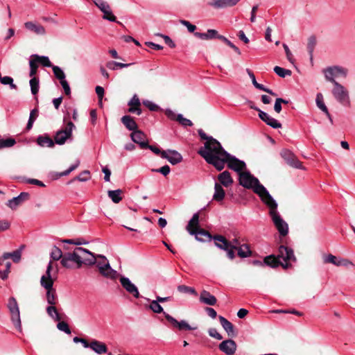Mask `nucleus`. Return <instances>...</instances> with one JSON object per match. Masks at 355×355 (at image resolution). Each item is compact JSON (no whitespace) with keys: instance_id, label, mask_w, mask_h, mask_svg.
Masks as SVG:
<instances>
[{"instance_id":"f257e3e1","label":"nucleus","mask_w":355,"mask_h":355,"mask_svg":"<svg viewBox=\"0 0 355 355\" xmlns=\"http://www.w3.org/2000/svg\"><path fill=\"white\" fill-rule=\"evenodd\" d=\"M215 144L213 150H216L215 146L220 150L216 152V156H211L206 152L203 155V158L208 164L213 165L218 171H221L227 163L228 168L237 172L239 175L240 173L244 172L243 170L245 169L246 165L243 161L227 153L220 144Z\"/></svg>"},{"instance_id":"f03ea898","label":"nucleus","mask_w":355,"mask_h":355,"mask_svg":"<svg viewBox=\"0 0 355 355\" xmlns=\"http://www.w3.org/2000/svg\"><path fill=\"white\" fill-rule=\"evenodd\" d=\"M239 184L246 189H251L257 194L263 202L272 196L267 189L254 177L249 171H244L239 174Z\"/></svg>"},{"instance_id":"7ed1b4c3","label":"nucleus","mask_w":355,"mask_h":355,"mask_svg":"<svg viewBox=\"0 0 355 355\" xmlns=\"http://www.w3.org/2000/svg\"><path fill=\"white\" fill-rule=\"evenodd\" d=\"M269 209V214L280 236H285L288 232V225L277 211V203L272 197L263 202Z\"/></svg>"},{"instance_id":"20e7f679","label":"nucleus","mask_w":355,"mask_h":355,"mask_svg":"<svg viewBox=\"0 0 355 355\" xmlns=\"http://www.w3.org/2000/svg\"><path fill=\"white\" fill-rule=\"evenodd\" d=\"M186 230L191 235H194L196 239L198 241L205 242L213 239L209 232L200 227L199 214L198 213L193 215L186 227Z\"/></svg>"},{"instance_id":"39448f33","label":"nucleus","mask_w":355,"mask_h":355,"mask_svg":"<svg viewBox=\"0 0 355 355\" xmlns=\"http://www.w3.org/2000/svg\"><path fill=\"white\" fill-rule=\"evenodd\" d=\"M215 245L220 250L227 252V257L232 260L235 258V250L240 245V242L237 239L229 241L222 235H215L213 236Z\"/></svg>"},{"instance_id":"423d86ee","label":"nucleus","mask_w":355,"mask_h":355,"mask_svg":"<svg viewBox=\"0 0 355 355\" xmlns=\"http://www.w3.org/2000/svg\"><path fill=\"white\" fill-rule=\"evenodd\" d=\"M198 132L202 139L206 140L205 143L204 144V146L198 150V154L202 157H203L205 152L208 153L209 155H211V156H216V152L219 151L220 150H218L216 146H215L216 150H213L214 146H215L214 144H216L215 143L218 144H220L212 137H208L201 129L198 130Z\"/></svg>"},{"instance_id":"0eeeda50","label":"nucleus","mask_w":355,"mask_h":355,"mask_svg":"<svg viewBox=\"0 0 355 355\" xmlns=\"http://www.w3.org/2000/svg\"><path fill=\"white\" fill-rule=\"evenodd\" d=\"M332 94L335 99L344 106L350 105V98L347 89L338 82H335Z\"/></svg>"},{"instance_id":"6e6552de","label":"nucleus","mask_w":355,"mask_h":355,"mask_svg":"<svg viewBox=\"0 0 355 355\" xmlns=\"http://www.w3.org/2000/svg\"><path fill=\"white\" fill-rule=\"evenodd\" d=\"M76 252L75 257L78 260V268H80L83 264L92 266L96 263V255L88 250L78 247L76 248Z\"/></svg>"},{"instance_id":"1a4fd4ad","label":"nucleus","mask_w":355,"mask_h":355,"mask_svg":"<svg viewBox=\"0 0 355 355\" xmlns=\"http://www.w3.org/2000/svg\"><path fill=\"white\" fill-rule=\"evenodd\" d=\"M323 73L326 80L334 84L335 82H337L335 80L336 78H346L348 70L340 66H332L324 69Z\"/></svg>"},{"instance_id":"9d476101","label":"nucleus","mask_w":355,"mask_h":355,"mask_svg":"<svg viewBox=\"0 0 355 355\" xmlns=\"http://www.w3.org/2000/svg\"><path fill=\"white\" fill-rule=\"evenodd\" d=\"M277 257L281 261V266L284 268H288L291 262L296 261L293 250L284 245L279 246Z\"/></svg>"},{"instance_id":"9b49d317","label":"nucleus","mask_w":355,"mask_h":355,"mask_svg":"<svg viewBox=\"0 0 355 355\" xmlns=\"http://www.w3.org/2000/svg\"><path fill=\"white\" fill-rule=\"evenodd\" d=\"M75 128V125L71 121H67L64 128L58 130L55 136V143L59 145L64 144L67 139H69L72 135V130Z\"/></svg>"},{"instance_id":"f8f14e48","label":"nucleus","mask_w":355,"mask_h":355,"mask_svg":"<svg viewBox=\"0 0 355 355\" xmlns=\"http://www.w3.org/2000/svg\"><path fill=\"white\" fill-rule=\"evenodd\" d=\"M8 308L11 314V320L17 329L21 328V320L19 315V309L15 297H10L8 303Z\"/></svg>"},{"instance_id":"ddd939ff","label":"nucleus","mask_w":355,"mask_h":355,"mask_svg":"<svg viewBox=\"0 0 355 355\" xmlns=\"http://www.w3.org/2000/svg\"><path fill=\"white\" fill-rule=\"evenodd\" d=\"M322 260L324 263H331L335 266L340 267H349L353 266V263L348 259L336 257L331 254H324L322 255Z\"/></svg>"},{"instance_id":"4468645a","label":"nucleus","mask_w":355,"mask_h":355,"mask_svg":"<svg viewBox=\"0 0 355 355\" xmlns=\"http://www.w3.org/2000/svg\"><path fill=\"white\" fill-rule=\"evenodd\" d=\"M94 4L101 10L103 13V18L110 21H116V18L112 14L110 5L103 0H92Z\"/></svg>"},{"instance_id":"2eb2a0df","label":"nucleus","mask_w":355,"mask_h":355,"mask_svg":"<svg viewBox=\"0 0 355 355\" xmlns=\"http://www.w3.org/2000/svg\"><path fill=\"white\" fill-rule=\"evenodd\" d=\"M281 156L291 167L305 170V168L303 167L302 162L291 151L288 150H283L281 152Z\"/></svg>"},{"instance_id":"dca6fc26","label":"nucleus","mask_w":355,"mask_h":355,"mask_svg":"<svg viewBox=\"0 0 355 355\" xmlns=\"http://www.w3.org/2000/svg\"><path fill=\"white\" fill-rule=\"evenodd\" d=\"M76 254H77L76 248L72 252H67L64 254V256L60 261L62 266L69 269L78 268V260L75 257Z\"/></svg>"},{"instance_id":"f3484780","label":"nucleus","mask_w":355,"mask_h":355,"mask_svg":"<svg viewBox=\"0 0 355 355\" xmlns=\"http://www.w3.org/2000/svg\"><path fill=\"white\" fill-rule=\"evenodd\" d=\"M164 316L168 322H169L173 327L178 328L179 330H194L197 327H191L185 320L178 321L175 318L169 314L164 312Z\"/></svg>"},{"instance_id":"a211bd4d","label":"nucleus","mask_w":355,"mask_h":355,"mask_svg":"<svg viewBox=\"0 0 355 355\" xmlns=\"http://www.w3.org/2000/svg\"><path fill=\"white\" fill-rule=\"evenodd\" d=\"M30 198V194L27 192H21L18 196L9 200L7 206L11 209H16Z\"/></svg>"},{"instance_id":"6ab92c4d","label":"nucleus","mask_w":355,"mask_h":355,"mask_svg":"<svg viewBox=\"0 0 355 355\" xmlns=\"http://www.w3.org/2000/svg\"><path fill=\"white\" fill-rule=\"evenodd\" d=\"M120 282L124 289H125V291L129 293L132 294L135 298H139L140 297L138 288L130 282L129 278L122 277L120 278Z\"/></svg>"},{"instance_id":"aec40b11","label":"nucleus","mask_w":355,"mask_h":355,"mask_svg":"<svg viewBox=\"0 0 355 355\" xmlns=\"http://www.w3.org/2000/svg\"><path fill=\"white\" fill-rule=\"evenodd\" d=\"M162 157L166 159L173 165L177 164L182 162V155L175 150H163Z\"/></svg>"},{"instance_id":"412c9836","label":"nucleus","mask_w":355,"mask_h":355,"mask_svg":"<svg viewBox=\"0 0 355 355\" xmlns=\"http://www.w3.org/2000/svg\"><path fill=\"white\" fill-rule=\"evenodd\" d=\"M130 137L135 143L139 144L141 148L144 149L148 146L146 136L142 131L137 130L132 132L130 135Z\"/></svg>"},{"instance_id":"4be33fe9","label":"nucleus","mask_w":355,"mask_h":355,"mask_svg":"<svg viewBox=\"0 0 355 355\" xmlns=\"http://www.w3.org/2000/svg\"><path fill=\"white\" fill-rule=\"evenodd\" d=\"M219 349L227 355H232L236 350V344L233 340H226L220 343Z\"/></svg>"},{"instance_id":"5701e85b","label":"nucleus","mask_w":355,"mask_h":355,"mask_svg":"<svg viewBox=\"0 0 355 355\" xmlns=\"http://www.w3.org/2000/svg\"><path fill=\"white\" fill-rule=\"evenodd\" d=\"M259 117L267 125L273 128L277 129L282 128L281 123L262 110H259Z\"/></svg>"},{"instance_id":"b1692460","label":"nucleus","mask_w":355,"mask_h":355,"mask_svg":"<svg viewBox=\"0 0 355 355\" xmlns=\"http://www.w3.org/2000/svg\"><path fill=\"white\" fill-rule=\"evenodd\" d=\"M128 105L130 108L128 109V112L131 113H136L137 115H140L141 114V110L140 109V100L137 94H135L130 101L128 102Z\"/></svg>"},{"instance_id":"393cba45","label":"nucleus","mask_w":355,"mask_h":355,"mask_svg":"<svg viewBox=\"0 0 355 355\" xmlns=\"http://www.w3.org/2000/svg\"><path fill=\"white\" fill-rule=\"evenodd\" d=\"M200 302L205 304H207V305H210V306H214L216 304V302H217V300L216 298L215 297V296H214L213 295H211L209 292L205 291V290H203L201 293H200Z\"/></svg>"},{"instance_id":"a878e982","label":"nucleus","mask_w":355,"mask_h":355,"mask_svg":"<svg viewBox=\"0 0 355 355\" xmlns=\"http://www.w3.org/2000/svg\"><path fill=\"white\" fill-rule=\"evenodd\" d=\"M21 257V253L20 250H15L12 252H6L4 253L1 257H0V265H3L4 262L8 259H12L14 262L18 263Z\"/></svg>"},{"instance_id":"bb28decb","label":"nucleus","mask_w":355,"mask_h":355,"mask_svg":"<svg viewBox=\"0 0 355 355\" xmlns=\"http://www.w3.org/2000/svg\"><path fill=\"white\" fill-rule=\"evenodd\" d=\"M24 26L28 30L35 33L37 35H43L46 33L45 28L43 26L34 23L33 21H27L24 24Z\"/></svg>"},{"instance_id":"cd10ccee","label":"nucleus","mask_w":355,"mask_h":355,"mask_svg":"<svg viewBox=\"0 0 355 355\" xmlns=\"http://www.w3.org/2000/svg\"><path fill=\"white\" fill-rule=\"evenodd\" d=\"M247 72H248L250 78L252 80V83L253 85L257 89H260V90L263 91V92H266L270 94V95H272L273 96H277V94L273 92L271 89L264 87L262 84H260V83H257V80H256V78H255V76L254 75V73L250 69H247Z\"/></svg>"},{"instance_id":"c85d7f7f","label":"nucleus","mask_w":355,"mask_h":355,"mask_svg":"<svg viewBox=\"0 0 355 355\" xmlns=\"http://www.w3.org/2000/svg\"><path fill=\"white\" fill-rule=\"evenodd\" d=\"M220 184L223 185L225 187H228L233 183V179L231 177L230 173L227 171H225L220 173L218 176Z\"/></svg>"},{"instance_id":"c756f323","label":"nucleus","mask_w":355,"mask_h":355,"mask_svg":"<svg viewBox=\"0 0 355 355\" xmlns=\"http://www.w3.org/2000/svg\"><path fill=\"white\" fill-rule=\"evenodd\" d=\"M194 35L201 40H208L214 38H218L220 35L218 34V32L214 29H209L207 33H194Z\"/></svg>"},{"instance_id":"7c9ffc66","label":"nucleus","mask_w":355,"mask_h":355,"mask_svg":"<svg viewBox=\"0 0 355 355\" xmlns=\"http://www.w3.org/2000/svg\"><path fill=\"white\" fill-rule=\"evenodd\" d=\"M90 348L98 354L106 353L107 351L105 344L96 340L90 343Z\"/></svg>"},{"instance_id":"2f4dec72","label":"nucleus","mask_w":355,"mask_h":355,"mask_svg":"<svg viewBox=\"0 0 355 355\" xmlns=\"http://www.w3.org/2000/svg\"><path fill=\"white\" fill-rule=\"evenodd\" d=\"M240 0H215L210 4L215 8H222L236 5Z\"/></svg>"},{"instance_id":"473e14b6","label":"nucleus","mask_w":355,"mask_h":355,"mask_svg":"<svg viewBox=\"0 0 355 355\" xmlns=\"http://www.w3.org/2000/svg\"><path fill=\"white\" fill-rule=\"evenodd\" d=\"M121 122L129 130L132 132L137 130V124L133 118L129 115H125L121 118Z\"/></svg>"},{"instance_id":"72a5a7b5","label":"nucleus","mask_w":355,"mask_h":355,"mask_svg":"<svg viewBox=\"0 0 355 355\" xmlns=\"http://www.w3.org/2000/svg\"><path fill=\"white\" fill-rule=\"evenodd\" d=\"M54 142L53 140L49 137L48 135H40L37 139V143L39 146L42 147H49L52 148L54 146Z\"/></svg>"},{"instance_id":"f704fd0d","label":"nucleus","mask_w":355,"mask_h":355,"mask_svg":"<svg viewBox=\"0 0 355 355\" xmlns=\"http://www.w3.org/2000/svg\"><path fill=\"white\" fill-rule=\"evenodd\" d=\"M219 320L220 324L225 330V331L227 333V334L230 336H234V331L233 324L223 316H219Z\"/></svg>"},{"instance_id":"c9c22d12","label":"nucleus","mask_w":355,"mask_h":355,"mask_svg":"<svg viewBox=\"0 0 355 355\" xmlns=\"http://www.w3.org/2000/svg\"><path fill=\"white\" fill-rule=\"evenodd\" d=\"M214 190L215 191L213 199L218 202L222 201L225 195V191L222 186L219 183H215Z\"/></svg>"},{"instance_id":"e433bc0d","label":"nucleus","mask_w":355,"mask_h":355,"mask_svg":"<svg viewBox=\"0 0 355 355\" xmlns=\"http://www.w3.org/2000/svg\"><path fill=\"white\" fill-rule=\"evenodd\" d=\"M46 300L49 305H55L58 302V297L55 288L46 290Z\"/></svg>"},{"instance_id":"4c0bfd02","label":"nucleus","mask_w":355,"mask_h":355,"mask_svg":"<svg viewBox=\"0 0 355 355\" xmlns=\"http://www.w3.org/2000/svg\"><path fill=\"white\" fill-rule=\"evenodd\" d=\"M263 262L266 265L269 266L272 268H276L281 266V261L279 260L278 257L274 255H270L265 257Z\"/></svg>"},{"instance_id":"58836bf2","label":"nucleus","mask_w":355,"mask_h":355,"mask_svg":"<svg viewBox=\"0 0 355 355\" xmlns=\"http://www.w3.org/2000/svg\"><path fill=\"white\" fill-rule=\"evenodd\" d=\"M315 102L318 108L320 109L322 112H324L329 118H330V114L328 111L327 106L324 103L323 96L321 93H318L317 94Z\"/></svg>"},{"instance_id":"ea45409f","label":"nucleus","mask_w":355,"mask_h":355,"mask_svg":"<svg viewBox=\"0 0 355 355\" xmlns=\"http://www.w3.org/2000/svg\"><path fill=\"white\" fill-rule=\"evenodd\" d=\"M236 250H237L238 255L241 258L249 257L252 254L249 246L246 244L240 245Z\"/></svg>"},{"instance_id":"a19ab883","label":"nucleus","mask_w":355,"mask_h":355,"mask_svg":"<svg viewBox=\"0 0 355 355\" xmlns=\"http://www.w3.org/2000/svg\"><path fill=\"white\" fill-rule=\"evenodd\" d=\"M122 190L121 189H116V190H110L108 191L107 195L109 198L112 200L114 203H119L121 200V194H122Z\"/></svg>"},{"instance_id":"79ce46f5","label":"nucleus","mask_w":355,"mask_h":355,"mask_svg":"<svg viewBox=\"0 0 355 355\" xmlns=\"http://www.w3.org/2000/svg\"><path fill=\"white\" fill-rule=\"evenodd\" d=\"M46 313L51 318L55 321H60L61 320V317L60 316V314L58 313L55 305H50L47 306Z\"/></svg>"},{"instance_id":"37998d69","label":"nucleus","mask_w":355,"mask_h":355,"mask_svg":"<svg viewBox=\"0 0 355 355\" xmlns=\"http://www.w3.org/2000/svg\"><path fill=\"white\" fill-rule=\"evenodd\" d=\"M54 279L53 278H46L42 277L40 279V284L45 290H49L53 288Z\"/></svg>"},{"instance_id":"c03bdc74","label":"nucleus","mask_w":355,"mask_h":355,"mask_svg":"<svg viewBox=\"0 0 355 355\" xmlns=\"http://www.w3.org/2000/svg\"><path fill=\"white\" fill-rule=\"evenodd\" d=\"M29 83H30V86H31V93L33 95H36L38 93L39 88H40L39 78L37 77H33L30 80Z\"/></svg>"},{"instance_id":"a18cd8bd","label":"nucleus","mask_w":355,"mask_h":355,"mask_svg":"<svg viewBox=\"0 0 355 355\" xmlns=\"http://www.w3.org/2000/svg\"><path fill=\"white\" fill-rule=\"evenodd\" d=\"M131 65V64H123L115 61H110L107 62L106 67L110 70H116L118 67L119 68H125Z\"/></svg>"},{"instance_id":"49530a36","label":"nucleus","mask_w":355,"mask_h":355,"mask_svg":"<svg viewBox=\"0 0 355 355\" xmlns=\"http://www.w3.org/2000/svg\"><path fill=\"white\" fill-rule=\"evenodd\" d=\"M32 58H35V60L40 63L44 67H51V62H50L49 59L46 56H40L38 55H33Z\"/></svg>"},{"instance_id":"de8ad7c7","label":"nucleus","mask_w":355,"mask_h":355,"mask_svg":"<svg viewBox=\"0 0 355 355\" xmlns=\"http://www.w3.org/2000/svg\"><path fill=\"white\" fill-rule=\"evenodd\" d=\"M64 254H62V250L54 246L51 252V258L54 261H58L62 259Z\"/></svg>"},{"instance_id":"09e8293b","label":"nucleus","mask_w":355,"mask_h":355,"mask_svg":"<svg viewBox=\"0 0 355 355\" xmlns=\"http://www.w3.org/2000/svg\"><path fill=\"white\" fill-rule=\"evenodd\" d=\"M13 78L10 76H0V83L3 85H8L12 89H17V86L13 83Z\"/></svg>"},{"instance_id":"8fccbe9b","label":"nucleus","mask_w":355,"mask_h":355,"mask_svg":"<svg viewBox=\"0 0 355 355\" xmlns=\"http://www.w3.org/2000/svg\"><path fill=\"white\" fill-rule=\"evenodd\" d=\"M38 110L37 109H33L31 111L29 119L26 125V130H30L33 125L35 120L37 116Z\"/></svg>"},{"instance_id":"3c124183","label":"nucleus","mask_w":355,"mask_h":355,"mask_svg":"<svg viewBox=\"0 0 355 355\" xmlns=\"http://www.w3.org/2000/svg\"><path fill=\"white\" fill-rule=\"evenodd\" d=\"M37 62L35 60V58H32L29 61V65H30V73L29 76L31 77H35V75L37 73V70L38 68Z\"/></svg>"},{"instance_id":"603ef678","label":"nucleus","mask_w":355,"mask_h":355,"mask_svg":"<svg viewBox=\"0 0 355 355\" xmlns=\"http://www.w3.org/2000/svg\"><path fill=\"white\" fill-rule=\"evenodd\" d=\"M177 289L180 293H189L191 295H197L196 290L192 287H189L185 285H179L177 287Z\"/></svg>"},{"instance_id":"864d4df0","label":"nucleus","mask_w":355,"mask_h":355,"mask_svg":"<svg viewBox=\"0 0 355 355\" xmlns=\"http://www.w3.org/2000/svg\"><path fill=\"white\" fill-rule=\"evenodd\" d=\"M274 71L280 77L284 78L286 76L291 75V71L289 69H286L282 67L276 66L274 68Z\"/></svg>"},{"instance_id":"5fc2aeb1","label":"nucleus","mask_w":355,"mask_h":355,"mask_svg":"<svg viewBox=\"0 0 355 355\" xmlns=\"http://www.w3.org/2000/svg\"><path fill=\"white\" fill-rule=\"evenodd\" d=\"M52 69L55 76L60 80V82L65 80V74L59 67L53 66Z\"/></svg>"},{"instance_id":"6e6d98bb","label":"nucleus","mask_w":355,"mask_h":355,"mask_svg":"<svg viewBox=\"0 0 355 355\" xmlns=\"http://www.w3.org/2000/svg\"><path fill=\"white\" fill-rule=\"evenodd\" d=\"M149 308L155 313L163 312V308L159 303L155 300L150 302Z\"/></svg>"},{"instance_id":"4d7b16f0","label":"nucleus","mask_w":355,"mask_h":355,"mask_svg":"<svg viewBox=\"0 0 355 355\" xmlns=\"http://www.w3.org/2000/svg\"><path fill=\"white\" fill-rule=\"evenodd\" d=\"M96 257V266H97L98 270L103 269V266H106L105 263H106V262H108L109 261L107 259V258L105 256L101 255V254H98Z\"/></svg>"},{"instance_id":"13d9d810","label":"nucleus","mask_w":355,"mask_h":355,"mask_svg":"<svg viewBox=\"0 0 355 355\" xmlns=\"http://www.w3.org/2000/svg\"><path fill=\"white\" fill-rule=\"evenodd\" d=\"M218 39L223 41L227 45H228L230 48H232L238 55H241V51L231 41H230L227 38L225 37L220 35L218 37Z\"/></svg>"},{"instance_id":"bf43d9fd","label":"nucleus","mask_w":355,"mask_h":355,"mask_svg":"<svg viewBox=\"0 0 355 355\" xmlns=\"http://www.w3.org/2000/svg\"><path fill=\"white\" fill-rule=\"evenodd\" d=\"M16 141L12 138L2 139L0 141V148H8L14 146Z\"/></svg>"},{"instance_id":"052dcab7","label":"nucleus","mask_w":355,"mask_h":355,"mask_svg":"<svg viewBox=\"0 0 355 355\" xmlns=\"http://www.w3.org/2000/svg\"><path fill=\"white\" fill-rule=\"evenodd\" d=\"M177 121H178L183 126H192L193 123L191 120L184 118L182 114H179L177 115Z\"/></svg>"},{"instance_id":"680f3d73","label":"nucleus","mask_w":355,"mask_h":355,"mask_svg":"<svg viewBox=\"0 0 355 355\" xmlns=\"http://www.w3.org/2000/svg\"><path fill=\"white\" fill-rule=\"evenodd\" d=\"M57 328L60 331H64V333H66L67 334H71L70 328H69L68 324L66 322H64V321L59 322L57 324Z\"/></svg>"},{"instance_id":"e2e57ef3","label":"nucleus","mask_w":355,"mask_h":355,"mask_svg":"<svg viewBox=\"0 0 355 355\" xmlns=\"http://www.w3.org/2000/svg\"><path fill=\"white\" fill-rule=\"evenodd\" d=\"M102 275L108 279H115L117 277V272L111 268V272H110V270L106 269L104 272L102 271Z\"/></svg>"},{"instance_id":"0e129e2a","label":"nucleus","mask_w":355,"mask_h":355,"mask_svg":"<svg viewBox=\"0 0 355 355\" xmlns=\"http://www.w3.org/2000/svg\"><path fill=\"white\" fill-rule=\"evenodd\" d=\"M79 164H80V161L78 159L76 161V163L72 164L67 170L60 173V176L61 177V176L68 175L71 172H72L76 168H77L78 167Z\"/></svg>"},{"instance_id":"69168bd1","label":"nucleus","mask_w":355,"mask_h":355,"mask_svg":"<svg viewBox=\"0 0 355 355\" xmlns=\"http://www.w3.org/2000/svg\"><path fill=\"white\" fill-rule=\"evenodd\" d=\"M143 104L146 107H147L150 111H157L159 109L157 105L148 100L144 101Z\"/></svg>"},{"instance_id":"338daca9","label":"nucleus","mask_w":355,"mask_h":355,"mask_svg":"<svg viewBox=\"0 0 355 355\" xmlns=\"http://www.w3.org/2000/svg\"><path fill=\"white\" fill-rule=\"evenodd\" d=\"M209 335L211 337L219 340L223 339V336L218 332L217 329L215 328H211L209 329Z\"/></svg>"},{"instance_id":"774afa93","label":"nucleus","mask_w":355,"mask_h":355,"mask_svg":"<svg viewBox=\"0 0 355 355\" xmlns=\"http://www.w3.org/2000/svg\"><path fill=\"white\" fill-rule=\"evenodd\" d=\"M180 23L186 26L190 33H193L196 29V26L195 25L191 24L189 21L187 20H180Z\"/></svg>"}]
</instances>
